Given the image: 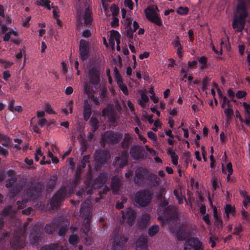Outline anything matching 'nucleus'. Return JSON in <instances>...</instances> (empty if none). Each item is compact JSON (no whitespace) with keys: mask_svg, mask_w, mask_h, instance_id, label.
<instances>
[{"mask_svg":"<svg viewBox=\"0 0 250 250\" xmlns=\"http://www.w3.org/2000/svg\"><path fill=\"white\" fill-rule=\"evenodd\" d=\"M168 202L166 199H162L159 203L158 219L165 224L168 223L178 218V213L172 206H168Z\"/></svg>","mask_w":250,"mask_h":250,"instance_id":"1","label":"nucleus"},{"mask_svg":"<svg viewBox=\"0 0 250 250\" xmlns=\"http://www.w3.org/2000/svg\"><path fill=\"white\" fill-rule=\"evenodd\" d=\"M106 178L103 174H100L93 182L92 185L89 180L84 181V186L80 187L76 192V195L79 199L85 197V194L91 195L93 193V189L99 188L105 182Z\"/></svg>","mask_w":250,"mask_h":250,"instance_id":"2","label":"nucleus"},{"mask_svg":"<svg viewBox=\"0 0 250 250\" xmlns=\"http://www.w3.org/2000/svg\"><path fill=\"white\" fill-rule=\"evenodd\" d=\"M236 10L237 12L241 13L239 15H234V20L232 22V27L236 28L237 32H242L244 29L246 23V19L248 16V12L246 5L242 3H238Z\"/></svg>","mask_w":250,"mask_h":250,"instance_id":"3","label":"nucleus"},{"mask_svg":"<svg viewBox=\"0 0 250 250\" xmlns=\"http://www.w3.org/2000/svg\"><path fill=\"white\" fill-rule=\"evenodd\" d=\"M42 190V186L39 183L32 184L26 191V195L28 199H22V201H18L17 205L19 209L23 208L28 200H35L40 196Z\"/></svg>","mask_w":250,"mask_h":250,"instance_id":"4","label":"nucleus"},{"mask_svg":"<svg viewBox=\"0 0 250 250\" xmlns=\"http://www.w3.org/2000/svg\"><path fill=\"white\" fill-rule=\"evenodd\" d=\"M153 195L152 191L146 189H141L136 192L134 201L141 207H145L150 202Z\"/></svg>","mask_w":250,"mask_h":250,"instance_id":"5","label":"nucleus"},{"mask_svg":"<svg viewBox=\"0 0 250 250\" xmlns=\"http://www.w3.org/2000/svg\"><path fill=\"white\" fill-rule=\"evenodd\" d=\"M91 220V218L89 217L85 218L81 230V236L84 238V243L86 246H90L93 242V238L89 233Z\"/></svg>","mask_w":250,"mask_h":250,"instance_id":"6","label":"nucleus"},{"mask_svg":"<svg viewBox=\"0 0 250 250\" xmlns=\"http://www.w3.org/2000/svg\"><path fill=\"white\" fill-rule=\"evenodd\" d=\"M111 239H114L113 250H124L125 244L128 241V238L119 233V230L116 229L111 235Z\"/></svg>","mask_w":250,"mask_h":250,"instance_id":"7","label":"nucleus"},{"mask_svg":"<svg viewBox=\"0 0 250 250\" xmlns=\"http://www.w3.org/2000/svg\"><path fill=\"white\" fill-rule=\"evenodd\" d=\"M67 194V189L64 187H61L53 195L50 200V206L52 208L58 209Z\"/></svg>","mask_w":250,"mask_h":250,"instance_id":"8","label":"nucleus"},{"mask_svg":"<svg viewBox=\"0 0 250 250\" xmlns=\"http://www.w3.org/2000/svg\"><path fill=\"white\" fill-rule=\"evenodd\" d=\"M148 171L145 167H139L135 170L134 182L135 184L141 186L146 182Z\"/></svg>","mask_w":250,"mask_h":250,"instance_id":"9","label":"nucleus"},{"mask_svg":"<svg viewBox=\"0 0 250 250\" xmlns=\"http://www.w3.org/2000/svg\"><path fill=\"white\" fill-rule=\"evenodd\" d=\"M122 138V135L120 133L110 130L104 133L102 136V140L106 143L115 144L118 143Z\"/></svg>","mask_w":250,"mask_h":250,"instance_id":"10","label":"nucleus"},{"mask_svg":"<svg viewBox=\"0 0 250 250\" xmlns=\"http://www.w3.org/2000/svg\"><path fill=\"white\" fill-rule=\"evenodd\" d=\"M144 12L148 21L156 24L159 26L163 25L161 18L154 12L152 8L148 7L145 10Z\"/></svg>","mask_w":250,"mask_h":250,"instance_id":"11","label":"nucleus"},{"mask_svg":"<svg viewBox=\"0 0 250 250\" xmlns=\"http://www.w3.org/2000/svg\"><path fill=\"white\" fill-rule=\"evenodd\" d=\"M128 150L124 149L121 152L120 156H116L113 162V165L117 167L123 168L128 163Z\"/></svg>","mask_w":250,"mask_h":250,"instance_id":"12","label":"nucleus"},{"mask_svg":"<svg viewBox=\"0 0 250 250\" xmlns=\"http://www.w3.org/2000/svg\"><path fill=\"white\" fill-rule=\"evenodd\" d=\"M184 250H203L202 244L197 238H190L185 242Z\"/></svg>","mask_w":250,"mask_h":250,"instance_id":"13","label":"nucleus"},{"mask_svg":"<svg viewBox=\"0 0 250 250\" xmlns=\"http://www.w3.org/2000/svg\"><path fill=\"white\" fill-rule=\"evenodd\" d=\"M122 213L124 220L129 226H131L136 217V213L135 210L131 208H128L125 210H122Z\"/></svg>","mask_w":250,"mask_h":250,"instance_id":"14","label":"nucleus"},{"mask_svg":"<svg viewBox=\"0 0 250 250\" xmlns=\"http://www.w3.org/2000/svg\"><path fill=\"white\" fill-rule=\"evenodd\" d=\"M89 82L93 85H98L100 82V71L98 67L93 66L88 71Z\"/></svg>","mask_w":250,"mask_h":250,"instance_id":"15","label":"nucleus"},{"mask_svg":"<svg viewBox=\"0 0 250 250\" xmlns=\"http://www.w3.org/2000/svg\"><path fill=\"white\" fill-rule=\"evenodd\" d=\"M25 246V239L18 235H15L10 241V246L13 250H21Z\"/></svg>","mask_w":250,"mask_h":250,"instance_id":"16","label":"nucleus"},{"mask_svg":"<svg viewBox=\"0 0 250 250\" xmlns=\"http://www.w3.org/2000/svg\"><path fill=\"white\" fill-rule=\"evenodd\" d=\"M79 51L80 57L83 61L86 59L89 52V45L88 42L82 39L80 42Z\"/></svg>","mask_w":250,"mask_h":250,"instance_id":"17","label":"nucleus"},{"mask_svg":"<svg viewBox=\"0 0 250 250\" xmlns=\"http://www.w3.org/2000/svg\"><path fill=\"white\" fill-rule=\"evenodd\" d=\"M95 160L98 163L103 164L105 163L109 157V154L105 150H96L94 154Z\"/></svg>","mask_w":250,"mask_h":250,"instance_id":"18","label":"nucleus"},{"mask_svg":"<svg viewBox=\"0 0 250 250\" xmlns=\"http://www.w3.org/2000/svg\"><path fill=\"white\" fill-rule=\"evenodd\" d=\"M143 151L144 149L141 146H131L130 149V154L134 160H138L142 158Z\"/></svg>","mask_w":250,"mask_h":250,"instance_id":"19","label":"nucleus"},{"mask_svg":"<svg viewBox=\"0 0 250 250\" xmlns=\"http://www.w3.org/2000/svg\"><path fill=\"white\" fill-rule=\"evenodd\" d=\"M146 181H148L152 187H157L159 185L161 179L156 174L149 172L147 174Z\"/></svg>","mask_w":250,"mask_h":250,"instance_id":"20","label":"nucleus"},{"mask_svg":"<svg viewBox=\"0 0 250 250\" xmlns=\"http://www.w3.org/2000/svg\"><path fill=\"white\" fill-rule=\"evenodd\" d=\"M92 114V106L87 100L83 102V118L86 121H88Z\"/></svg>","mask_w":250,"mask_h":250,"instance_id":"21","label":"nucleus"},{"mask_svg":"<svg viewBox=\"0 0 250 250\" xmlns=\"http://www.w3.org/2000/svg\"><path fill=\"white\" fill-rule=\"evenodd\" d=\"M80 213L82 215L85 217V218H87L88 217H89V218L92 217V214L89 208L88 202L84 201L82 203L81 205Z\"/></svg>","mask_w":250,"mask_h":250,"instance_id":"22","label":"nucleus"},{"mask_svg":"<svg viewBox=\"0 0 250 250\" xmlns=\"http://www.w3.org/2000/svg\"><path fill=\"white\" fill-rule=\"evenodd\" d=\"M244 109V113L245 116V123L249 126H250V103L248 104L244 102L242 104Z\"/></svg>","mask_w":250,"mask_h":250,"instance_id":"23","label":"nucleus"},{"mask_svg":"<svg viewBox=\"0 0 250 250\" xmlns=\"http://www.w3.org/2000/svg\"><path fill=\"white\" fill-rule=\"evenodd\" d=\"M147 240L144 237H140L136 243V250H146Z\"/></svg>","mask_w":250,"mask_h":250,"instance_id":"24","label":"nucleus"},{"mask_svg":"<svg viewBox=\"0 0 250 250\" xmlns=\"http://www.w3.org/2000/svg\"><path fill=\"white\" fill-rule=\"evenodd\" d=\"M15 212L13 210V208L11 206H8L5 207L2 210L1 213L2 217L4 218L6 217H9L11 219H13Z\"/></svg>","mask_w":250,"mask_h":250,"instance_id":"25","label":"nucleus"},{"mask_svg":"<svg viewBox=\"0 0 250 250\" xmlns=\"http://www.w3.org/2000/svg\"><path fill=\"white\" fill-rule=\"evenodd\" d=\"M58 177L56 175H53L49 179L48 181L46 184V190L48 192H51L54 188Z\"/></svg>","mask_w":250,"mask_h":250,"instance_id":"26","label":"nucleus"},{"mask_svg":"<svg viewBox=\"0 0 250 250\" xmlns=\"http://www.w3.org/2000/svg\"><path fill=\"white\" fill-rule=\"evenodd\" d=\"M83 19L84 23L86 26L91 25L92 21V13L89 8L85 9Z\"/></svg>","mask_w":250,"mask_h":250,"instance_id":"27","label":"nucleus"},{"mask_svg":"<svg viewBox=\"0 0 250 250\" xmlns=\"http://www.w3.org/2000/svg\"><path fill=\"white\" fill-rule=\"evenodd\" d=\"M29 238L31 243L33 244H36L42 241L41 234L37 231H32Z\"/></svg>","mask_w":250,"mask_h":250,"instance_id":"28","label":"nucleus"},{"mask_svg":"<svg viewBox=\"0 0 250 250\" xmlns=\"http://www.w3.org/2000/svg\"><path fill=\"white\" fill-rule=\"evenodd\" d=\"M69 226V223L67 221L62 223L60 225V227L58 231V235L60 236L64 237L68 229Z\"/></svg>","mask_w":250,"mask_h":250,"instance_id":"29","label":"nucleus"},{"mask_svg":"<svg viewBox=\"0 0 250 250\" xmlns=\"http://www.w3.org/2000/svg\"><path fill=\"white\" fill-rule=\"evenodd\" d=\"M121 186V183L120 181L118 179L113 177L112 179L111 188L114 194H117L119 193Z\"/></svg>","mask_w":250,"mask_h":250,"instance_id":"30","label":"nucleus"},{"mask_svg":"<svg viewBox=\"0 0 250 250\" xmlns=\"http://www.w3.org/2000/svg\"><path fill=\"white\" fill-rule=\"evenodd\" d=\"M130 137L127 134H125V137L121 142V146L124 149H128L130 142Z\"/></svg>","mask_w":250,"mask_h":250,"instance_id":"31","label":"nucleus"},{"mask_svg":"<svg viewBox=\"0 0 250 250\" xmlns=\"http://www.w3.org/2000/svg\"><path fill=\"white\" fill-rule=\"evenodd\" d=\"M90 122L92 126V131L93 132L96 131L99 128L98 124L99 122L98 118L93 116L90 119Z\"/></svg>","mask_w":250,"mask_h":250,"instance_id":"32","label":"nucleus"},{"mask_svg":"<svg viewBox=\"0 0 250 250\" xmlns=\"http://www.w3.org/2000/svg\"><path fill=\"white\" fill-rule=\"evenodd\" d=\"M224 209L226 216L228 218H229V214H234L235 213V208L229 204H227L224 207Z\"/></svg>","mask_w":250,"mask_h":250,"instance_id":"33","label":"nucleus"},{"mask_svg":"<svg viewBox=\"0 0 250 250\" xmlns=\"http://www.w3.org/2000/svg\"><path fill=\"white\" fill-rule=\"evenodd\" d=\"M159 230V227L158 225H153L148 230L149 235L152 237L155 235Z\"/></svg>","mask_w":250,"mask_h":250,"instance_id":"34","label":"nucleus"},{"mask_svg":"<svg viewBox=\"0 0 250 250\" xmlns=\"http://www.w3.org/2000/svg\"><path fill=\"white\" fill-rule=\"evenodd\" d=\"M55 225L54 223L47 224L44 228L45 232L51 234L55 230Z\"/></svg>","mask_w":250,"mask_h":250,"instance_id":"35","label":"nucleus"},{"mask_svg":"<svg viewBox=\"0 0 250 250\" xmlns=\"http://www.w3.org/2000/svg\"><path fill=\"white\" fill-rule=\"evenodd\" d=\"M135 31L131 28H127L126 30L125 31V35L128 39L129 42H133V39L134 36V33Z\"/></svg>","mask_w":250,"mask_h":250,"instance_id":"36","label":"nucleus"},{"mask_svg":"<svg viewBox=\"0 0 250 250\" xmlns=\"http://www.w3.org/2000/svg\"><path fill=\"white\" fill-rule=\"evenodd\" d=\"M11 35H13L14 36L17 37L19 36V33L17 31H14L12 30L8 32H7L3 38V40L4 42H8L9 41L10 39V37Z\"/></svg>","mask_w":250,"mask_h":250,"instance_id":"37","label":"nucleus"},{"mask_svg":"<svg viewBox=\"0 0 250 250\" xmlns=\"http://www.w3.org/2000/svg\"><path fill=\"white\" fill-rule=\"evenodd\" d=\"M90 156L89 155H84L81 161V165L80 166V169L81 168H84L86 167V164L89 163V159H90Z\"/></svg>","mask_w":250,"mask_h":250,"instance_id":"38","label":"nucleus"},{"mask_svg":"<svg viewBox=\"0 0 250 250\" xmlns=\"http://www.w3.org/2000/svg\"><path fill=\"white\" fill-rule=\"evenodd\" d=\"M37 4L44 6L47 8L48 10H50L51 7L50 6V1L49 0H40L36 1Z\"/></svg>","mask_w":250,"mask_h":250,"instance_id":"39","label":"nucleus"},{"mask_svg":"<svg viewBox=\"0 0 250 250\" xmlns=\"http://www.w3.org/2000/svg\"><path fill=\"white\" fill-rule=\"evenodd\" d=\"M68 242L72 246H76L79 242V237L77 235H70L68 239Z\"/></svg>","mask_w":250,"mask_h":250,"instance_id":"40","label":"nucleus"},{"mask_svg":"<svg viewBox=\"0 0 250 250\" xmlns=\"http://www.w3.org/2000/svg\"><path fill=\"white\" fill-rule=\"evenodd\" d=\"M243 230L244 227L241 224H239L234 227L233 234L234 235L239 236V238H240L242 236L240 235V233L242 232Z\"/></svg>","mask_w":250,"mask_h":250,"instance_id":"41","label":"nucleus"},{"mask_svg":"<svg viewBox=\"0 0 250 250\" xmlns=\"http://www.w3.org/2000/svg\"><path fill=\"white\" fill-rule=\"evenodd\" d=\"M226 168L228 172V174L227 177V180L228 182H229L232 180L230 176L232 174L233 171L232 164L230 162L227 165Z\"/></svg>","mask_w":250,"mask_h":250,"instance_id":"42","label":"nucleus"},{"mask_svg":"<svg viewBox=\"0 0 250 250\" xmlns=\"http://www.w3.org/2000/svg\"><path fill=\"white\" fill-rule=\"evenodd\" d=\"M211 79L209 77L206 76L203 78L202 81V89L203 91H205L207 89L208 84Z\"/></svg>","mask_w":250,"mask_h":250,"instance_id":"43","label":"nucleus"},{"mask_svg":"<svg viewBox=\"0 0 250 250\" xmlns=\"http://www.w3.org/2000/svg\"><path fill=\"white\" fill-rule=\"evenodd\" d=\"M213 216L215 219V224L218 226H222L223 222L221 218L218 215L217 210L214 208L213 210Z\"/></svg>","mask_w":250,"mask_h":250,"instance_id":"44","label":"nucleus"},{"mask_svg":"<svg viewBox=\"0 0 250 250\" xmlns=\"http://www.w3.org/2000/svg\"><path fill=\"white\" fill-rule=\"evenodd\" d=\"M84 92L88 96L92 94L94 92V89L90 85L85 83L83 86Z\"/></svg>","mask_w":250,"mask_h":250,"instance_id":"45","label":"nucleus"},{"mask_svg":"<svg viewBox=\"0 0 250 250\" xmlns=\"http://www.w3.org/2000/svg\"><path fill=\"white\" fill-rule=\"evenodd\" d=\"M177 13L180 15H187L189 12L188 7L180 6L176 10Z\"/></svg>","mask_w":250,"mask_h":250,"instance_id":"46","label":"nucleus"},{"mask_svg":"<svg viewBox=\"0 0 250 250\" xmlns=\"http://www.w3.org/2000/svg\"><path fill=\"white\" fill-rule=\"evenodd\" d=\"M198 61L200 64H202L200 67L202 69H205L207 67L208 58L205 56H202L198 58Z\"/></svg>","mask_w":250,"mask_h":250,"instance_id":"47","label":"nucleus"},{"mask_svg":"<svg viewBox=\"0 0 250 250\" xmlns=\"http://www.w3.org/2000/svg\"><path fill=\"white\" fill-rule=\"evenodd\" d=\"M111 37H113L116 42L117 45L120 43V34L118 31L112 30L111 31Z\"/></svg>","mask_w":250,"mask_h":250,"instance_id":"48","label":"nucleus"},{"mask_svg":"<svg viewBox=\"0 0 250 250\" xmlns=\"http://www.w3.org/2000/svg\"><path fill=\"white\" fill-rule=\"evenodd\" d=\"M58 248V245L56 244H52L50 245H45L42 246L40 250H56Z\"/></svg>","mask_w":250,"mask_h":250,"instance_id":"49","label":"nucleus"},{"mask_svg":"<svg viewBox=\"0 0 250 250\" xmlns=\"http://www.w3.org/2000/svg\"><path fill=\"white\" fill-rule=\"evenodd\" d=\"M107 117L108 118L109 122L111 123H112L113 125L116 123L115 114L114 112L111 111L109 113V114H108Z\"/></svg>","mask_w":250,"mask_h":250,"instance_id":"50","label":"nucleus"},{"mask_svg":"<svg viewBox=\"0 0 250 250\" xmlns=\"http://www.w3.org/2000/svg\"><path fill=\"white\" fill-rule=\"evenodd\" d=\"M173 194L176 198L178 200V203L181 204L183 203V198L180 193L179 192L177 189H174L173 191Z\"/></svg>","mask_w":250,"mask_h":250,"instance_id":"51","label":"nucleus"},{"mask_svg":"<svg viewBox=\"0 0 250 250\" xmlns=\"http://www.w3.org/2000/svg\"><path fill=\"white\" fill-rule=\"evenodd\" d=\"M141 98L142 101H140L139 102V104L141 106H143L144 104L147 103L149 100L147 96L144 93H142L141 95Z\"/></svg>","mask_w":250,"mask_h":250,"instance_id":"52","label":"nucleus"},{"mask_svg":"<svg viewBox=\"0 0 250 250\" xmlns=\"http://www.w3.org/2000/svg\"><path fill=\"white\" fill-rule=\"evenodd\" d=\"M172 44L174 48H178L182 47V45L180 42L179 37L176 36L175 39L172 42Z\"/></svg>","mask_w":250,"mask_h":250,"instance_id":"53","label":"nucleus"},{"mask_svg":"<svg viewBox=\"0 0 250 250\" xmlns=\"http://www.w3.org/2000/svg\"><path fill=\"white\" fill-rule=\"evenodd\" d=\"M120 89L122 91L123 93L127 95L128 94V91L127 86L124 83V82L118 84Z\"/></svg>","mask_w":250,"mask_h":250,"instance_id":"54","label":"nucleus"},{"mask_svg":"<svg viewBox=\"0 0 250 250\" xmlns=\"http://www.w3.org/2000/svg\"><path fill=\"white\" fill-rule=\"evenodd\" d=\"M223 103L221 105V107L222 108H224L226 105L228 107H231V104H230V101L229 100L226 96H223Z\"/></svg>","mask_w":250,"mask_h":250,"instance_id":"55","label":"nucleus"},{"mask_svg":"<svg viewBox=\"0 0 250 250\" xmlns=\"http://www.w3.org/2000/svg\"><path fill=\"white\" fill-rule=\"evenodd\" d=\"M81 175V170L80 168H78L75 174V179L74 180V183L76 184H78L79 183V181L80 180V177Z\"/></svg>","mask_w":250,"mask_h":250,"instance_id":"56","label":"nucleus"},{"mask_svg":"<svg viewBox=\"0 0 250 250\" xmlns=\"http://www.w3.org/2000/svg\"><path fill=\"white\" fill-rule=\"evenodd\" d=\"M224 113L228 117V118H229L233 114V110L231 108V107H229V108H226L224 110Z\"/></svg>","mask_w":250,"mask_h":250,"instance_id":"57","label":"nucleus"},{"mask_svg":"<svg viewBox=\"0 0 250 250\" xmlns=\"http://www.w3.org/2000/svg\"><path fill=\"white\" fill-rule=\"evenodd\" d=\"M148 138L153 142L156 141L157 136L156 134L151 131H149L147 133Z\"/></svg>","mask_w":250,"mask_h":250,"instance_id":"58","label":"nucleus"},{"mask_svg":"<svg viewBox=\"0 0 250 250\" xmlns=\"http://www.w3.org/2000/svg\"><path fill=\"white\" fill-rule=\"evenodd\" d=\"M211 182L213 190H216L217 188H219L218 181L217 178H212Z\"/></svg>","mask_w":250,"mask_h":250,"instance_id":"59","label":"nucleus"},{"mask_svg":"<svg viewBox=\"0 0 250 250\" xmlns=\"http://www.w3.org/2000/svg\"><path fill=\"white\" fill-rule=\"evenodd\" d=\"M124 3L125 6L128 7L130 10L133 9V3L131 0H125Z\"/></svg>","mask_w":250,"mask_h":250,"instance_id":"60","label":"nucleus"},{"mask_svg":"<svg viewBox=\"0 0 250 250\" xmlns=\"http://www.w3.org/2000/svg\"><path fill=\"white\" fill-rule=\"evenodd\" d=\"M247 95V93L244 91H238L236 93V96L238 99H241L245 97Z\"/></svg>","mask_w":250,"mask_h":250,"instance_id":"61","label":"nucleus"},{"mask_svg":"<svg viewBox=\"0 0 250 250\" xmlns=\"http://www.w3.org/2000/svg\"><path fill=\"white\" fill-rule=\"evenodd\" d=\"M0 154L4 157H7L9 154V152L7 149L4 148L0 146Z\"/></svg>","mask_w":250,"mask_h":250,"instance_id":"62","label":"nucleus"},{"mask_svg":"<svg viewBox=\"0 0 250 250\" xmlns=\"http://www.w3.org/2000/svg\"><path fill=\"white\" fill-rule=\"evenodd\" d=\"M45 111L49 114H53L55 113L53 109L51 108L50 104H47L45 105Z\"/></svg>","mask_w":250,"mask_h":250,"instance_id":"63","label":"nucleus"},{"mask_svg":"<svg viewBox=\"0 0 250 250\" xmlns=\"http://www.w3.org/2000/svg\"><path fill=\"white\" fill-rule=\"evenodd\" d=\"M91 35V32L89 29H85L82 33V36L84 38H88Z\"/></svg>","mask_w":250,"mask_h":250,"instance_id":"64","label":"nucleus"}]
</instances>
